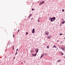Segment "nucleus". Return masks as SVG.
<instances>
[{
	"mask_svg": "<svg viewBox=\"0 0 65 65\" xmlns=\"http://www.w3.org/2000/svg\"><path fill=\"white\" fill-rule=\"evenodd\" d=\"M55 20H56V18H55V17H53L51 18V17H50L49 19V20H51V22H53V21H54Z\"/></svg>",
	"mask_w": 65,
	"mask_h": 65,
	"instance_id": "obj_1",
	"label": "nucleus"
},
{
	"mask_svg": "<svg viewBox=\"0 0 65 65\" xmlns=\"http://www.w3.org/2000/svg\"><path fill=\"white\" fill-rule=\"evenodd\" d=\"M45 33L46 34V36H47L49 34V33H48V32L47 31H46L45 32Z\"/></svg>",
	"mask_w": 65,
	"mask_h": 65,
	"instance_id": "obj_2",
	"label": "nucleus"
},
{
	"mask_svg": "<svg viewBox=\"0 0 65 65\" xmlns=\"http://www.w3.org/2000/svg\"><path fill=\"white\" fill-rule=\"evenodd\" d=\"M35 51L37 53L38 52V48H36L35 50Z\"/></svg>",
	"mask_w": 65,
	"mask_h": 65,
	"instance_id": "obj_3",
	"label": "nucleus"
},
{
	"mask_svg": "<svg viewBox=\"0 0 65 65\" xmlns=\"http://www.w3.org/2000/svg\"><path fill=\"white\" fill-rule=\"evenodd\" d=\"M36 55H37V54L36 53L35 54H32V57H34V56H36Z\"/></svg>",
	"mask_w": 65,
	"mask_h": 65,
	"instance_id": "obj_4",
	"label": "nucleus"
},
{
	"mask_svg": "<svg viewBox=\"0 0 65 65\" xmlns=\"http://www.w3.org/2000/svg\"><path fill=\"white\" fill-rule=\"evenodd\" d=\"M47 38H48V39H50V38H51V36H50V35L49 36H47Z\"/></svg>",
	"mask_w": 65,
	"mask_h": 65,
	"instance_id": "obj_5",
	"label": "nucleus"
},
{
	"mask_svg": "<svg viewBox=\"0 0 65 65\" xmlns=\"http://www.w3.org/2000/svg\"><path fill=\"white\" fill-rule=\"evenodd\" d=\"M61 60H57V62H61Z\"/></svg>",
	"mask_w": 65,
	"mask_h": 65,
	"instance_id": "obj_6",
	"label": "nucleus"
},
{
	"mask_svg": "<svg viewBox=\"0 0 65 65\" xmlns=\"http://www.w3.org/2000/svg\"><path fill=\"white\" fill-rule=\"evenodd\" d=\"M44 55V54H42L41 55V57H40V58H42V57H43V55Z\"/></svg>",
	"mask_w": 65,
	"mask_h": 65,
	"instance_id": "obj_7",
	"label": "nucleus"
},
{
	"mask_svg": "<svg viewBox=\"0 0 65 65\" xmlns=\"http://www.w3.org/2000/svg\"><path fill=\"white\" fill-rule=\"evenodd\" d=\"M53 48H54V47H55V48H56V45H54L53 47Z\"/></svg>",
	"mask_w": 65,
	"mask_h": 65,
	"instance_id": "obj_8",
	"label": "nucleus"
},
{
	"mask_svg": "<svg viewBox=\"0 0 65 65\" xmlns=\"http://www.w3.org/2000/svg\"><path fill=\"white\" fill-rule=\"evenodd\" d=\"M64 23H65V21H63L61 22V24H64Z\"/></svg>",
	"mask_w": 65,
	"mask_h": 65,
	"instance_id": "obj_9",
	"label": "nucleus"
},
{
	"mask_svg": "<svg viewBox=\"0 0 65 65\" xmlns=\"http://www.w3.org/2000/svg\"><path fill=\"white\" fill-rule=\"evenodd\" d=\"M61 50H63V51H64V48H63V47H61Z\"/></svg>",
	"mask_w": 65,
	"mask_h": 65,
	"instance_id": "obj_10",
	"label": "nucleus"
},
{
	"mask_svg": "<svg viewBox=\"0 0 65 65\" xmlns=\"http://www.w3.org/2000/svg\"><path fill=\"white\" fill-rule=\"evenodd\" d=\"M44 2H45L44 1H43L41 3V4H43L44 3Z\"/></svg>",
	"mask_w": 65,
	"mask_h": 65,
	"instance_id": "obj_11",
	"label": "nucleus"
},
{
	"mask_svg": "<svg viewBox=\"0 0 65 65\" xmlns=\"http://www.w3.org/2000/svg\"><path fill=\"white\" fill-rule=\"evenodd\" d=\"M47 48H49V46L48 45L47 46Z\"/></svg>",
	"mask_w": 65,
	"mask_h": 65,
	"instance_id": "obj_12",
	"label": "nucleus"
},
{
	"mask_svg": "<svg viewBox=\"0 0 65 65\" xmlns=\"http://www.w3.org/2000/svg\"><path fill=\"white\" fill-rule=\"evenodd\" d=\"M32 33H35V31H32Z\"/></svg>",
	"mask_w": 65,
	"mask_h": 65,
	"instance_id": "obj_13",
	"label": "nucleus"
},
{
	"mask_svg": "<svg viewBox=\"0 0 65 65\" xmlns=\"http://www.w3.org/2000/svg\"><path fill=\"white\" fill-rule=\"evenodd\" d=\"M61 55H63L64 54H63V53H62V52H61Z\"/></svg>",
	"mask_w": 65,
	"mask_h": 65,
	"instance_id": "obj_14",
	"label": "nucleus"
},
{
	"mask_svg": "<svg viewBox=\"0 0 65 65\" xmlns=\"http://www.w3.org/2000/svg\"><path fill=\"white\" fill-rule=\"evenodd\" d=\"M18 54V53H17V52L16 51V53L15 54V56L16 55Z\"/></svg>",
	"mask_w": 65,
	"mask_h": 65,
	"instance_id": "obj_15",
	"label": "nucleus"
},
{
	"mask_svg": "<svg viewBox=\"0 0 65 65\" xmlns=\"http://www.w3.org/2000/svg\"><path fill=\"white\" fill-rule=\"evenodd\" d=\"M63 49L64 50V51H65V46H64L63 47Z\"/></svg>",
	"mask_w": 65,
	"mask_h": 65,
	"instance_id": "obj_16",
	"label": "nucleus"
},
{
	"mask_svg": "<svg viewBox=\"0 0 65 65\" xmlns=\"http://www.w3.org/2000/svg\"><path fill=\"white\" fill-rule=\"evenodd\" d=\"M32 31H35V29H32Z\"/></svg>",
	"mask_w": 65,
	"mask_h": 65,
	"instance_id": "obj_17",
	"label": "nucleus"
},
{
	"mask_svg": "<svg viewBox=\"0 0 65 65\" xmlns=\"http://www.w3.org/2000/svg\"><path fill=\"white\" fill-rule=\"evenodd\" d=\"M62 11H63V12H64V10L62 9Z\"/></svg>",
	"mask_w": 65,
	"mask_h": 65,
	"instance_id": "obj_18",
	"label": "nucleus"
},
{
	"mask_svg": "<svg viewBox=\"0 0 65 65\" xmlns=\"http://www.w3.org/2000/svg\"><path fill=\"white\" fill-rule=\"evenodd\" d=\"M63 34H60L59 35H62Z\"/></svg>",
	"mask_w": 65,
	"mask_h": 65,
	"instance_id": "obj_19",
	"label": "nucleus"
},
{
	"mask_svg": "<svg viewBox=\"0 0 65 65\" xmlns=\"http://www.w3.org/2000/svg\"><path fill=\"white\" fill-rule=\"evenodd\" d=\"M32 11H33V10H34V9H32Z\"/></svg>",
	"mask_w": 65,
	"mask_h": 65,
	"instance_id": "obj_20",
	"label": "nucleus"
},
{
	"mask_svg": "<svg viewBox=\"0 0 65 65\" xmlns=\"http://www.w3.org/2000/svg\"><path fill=\"white\" fill-rule=\"evenodd\" d=\"M13 37L14 38V35H13Z\"/></svg>",
	"mask_w": 65,
	"mask_h": 65,
	"instance_id": "obj_21",
	"label": "nucleus"
},
{
	"mask_svg": "<svg viewBox=\"0 0 65 65\" xmlns=\"http://www.w3.org/2000/svg\"><path fill=\"white\" fill-rule=\"evenodd\" d=\"M26 35H27V34H28V33L26 32Z\"/></svg>",
	"mask_w": 65,
	"mask_h": 65,
	"instance_id": "obj_22",
	"label": "nucleus"
},
{
	"mask_svg": "<svg viewBox=\"0 0 65 65\" xmlns=\"http://www.w3.org/2000/svg\"><path fill=\"white\" fill-rule=\"evenodd\" d=\"M18 51V49H17L16 52H17V51Z\"/></svg>",
	"mask_w": 65,
	"mask_h": 65,
	"instance_id": "obj_23",
	"label": "nucleus"
},
{
	"mask_svg": "<svg viewBox=\"0 0 65 65\" xmlns=\"http://www.w3.org/2000/svg\"><path fill=\"white\" fill-rule=\"evenodd\" d=\"M40 4H41H41H41V2L40 3Z\"/></svg>",
	"mask_w": 65,
	"mask_h": 65,
	"instance_id": "obj_24",
	"label": "nucleus"
},
{
	"mask_svg": "<svg viewBox=\"0 0 65 65\" xmlns=\"http://www.w3.org/2000/svg\"><path fill=\"white\" fill-rule=\"evenodd\" d=\"M14 48V46L13 45V48Z\"/></svg>",
	"mask_w": 65,
	"mask_h": 65,
	"instance_id": "obj_25",
	"label": "nucleus"
},
{
	"mask_svg": "<svg viewBox=\"0 0 65 65\" xmlns=\"http://www.w3.org/2000/svg\"><path fill=\"white\" fill-rule=\"evenodd\" d=\"M32 19H33V18H32L31 19V21H32Z\"/></svg>",
	"mask_w": 65,
	"mask_h": 65,
	"instance_id": "obj_26",
	"label": "nucleus"
},
{
	"mask_svg": "<svg viewBox=\"0 0 65 65\" xmlns=\"http://www.w3.org/2000/svg\"><path fill=\"white\" fill-rule=\"evenodd\" d=\"M18 32H19V31H20V30H19L18 31Z\"/></svg>",
	"mask_w": 65,
	"mask_h": 65,
	"instance_id": "obj_27",
	"label": "nucleus"
},
{
	"mask_svg": "<svg viewBox=\"0 0 65 65\" xmlns=\"http://www.w3.org/2000/svg\"><path fill=\"white\" fill-rule=\"evenodd\" d=\"M24 63H26V61H24Z\"/></svg>",
	"mask_w": 65,
	"mask_h": 65,
	"instance_id": "obj_28",
	"label": "nucleus"
},
{
	"mask_svg": "<svg viewBox=\"0 0 65 65\" xmlns=\"http://www.w3.org/2000/svg\"><path fill=\"white\" fill-rule=\"evenodd\" d=\"M31 52H33V50L32 51H31Z\"/></svg>",
	"mask_w": 65,
	"mask_h": 65,
	"instance_id": "obj_29",
	"label": "nucleus"
},
{
	"mask_svg": "<svg viewBox=\"0 0 65 65\" xmlns=\"http://www.w3.org/2000/svg\"><path fill=\"white\" fill-rule=\"evenodd\" d=\"M30 16H29V18H30Z\"/></svg>",
	"mask_w": 65,
	"mask_h": 65,
	"instance_id": "obj_30",
	"label": "nucleus"
},
{
	"mask_svg": "<svg viewBox=\"0 0 65 65\" xmlns=\"http://www.w3.org/2000/svg\"><path fill=\"white\" fill-rule=\"evenodd\" d=\"M30 16H31V15H32V14H30Z\"/></svg>",
	"mask_w": 65,
	"mask_h": 65,
	"instance_id": "obj_31",
	"label": "nucleus"
},
{
	"mask_svg": "<svg viewBox=\"0 0 65 65\" xmlns=\"http://www.w3.org/2000/svg\"><path fill=\"white\" fill-rule=\"evenodd\" d=\"M61 24H60V26H61Z\"/></svg>",
	"mask_w": 65,
	"mask_h": 65,
	"instance_id": "obj_32",
	"label": "nucleus"
},
{
	"mask_svg": "<svg viewBox=\"0 0 65 65\" xmlns=\"http://www.w3.org/2000/svg\"><path fill=\"white\" fill-rule=\"evenodd\" d=\"M38 22H39V20H38Z\"/></svg>",
	"mask_w": 65,
	"mask_h": 65,
	"instance_id": "obj_33",
	"label": "nucleus"
},
{
	"mask_svg": "<svg viewBox=\"0 0 65 65\" xmlns=\"http://www.w3.org/2000/svg\"><path fill=\"white\" fill-rule=\"evenodd\" d=\"M15 59V58H14V59Z\"/></svg>",
	"mask_w": 65,
	"mask_h": 65,
	"instance_id": "obj_34",
	"label": "nucleus"
},
{
	"mask_svg": "<svg viewBox=\"0 0 65 65\" xmlns=\"http://www.w3.org/2000/svg\"><path fill=\"white\" fill-rule=\"evenodd\" d=\"M63 39H65V38H63Z\"/></svg>",
	"mask_w": 65,
	"mask_h": 65,
	"instance_id": "obj_35",
	"label": "nucleus"
},
{
	"mask_svg": "<svg viewBox=\"0 0 65 65\" xmlns=\"http://www.w3.org/2000/svg\"><path fill=\"white\" fill-rule=\"evenodd\" d=\"M13 50H14V48H13Z\"/></svg>",
	"mask_w": 65,
	"mask_h": 65,
	"instance_id": "obj_36",
	"label": "nucleus"
},
{
	"mask_svg": "<svg viewBox=\"0 0 65 65\" xmlns=\"http://www.w3.org/2000/svg\"><path fill=\"white\" fill-rule=\"evenodd\" d=\"M23 63V62L21 63V64H22Z\"/></svg>",
	"mask_w": 65,
	"mask_h": 65,
	"instance_id": "obj_37",
	"label": "nucleus"
},
{
	"mask_svg": "<svg viewBox=\"0 0 65 65\" xmlns=\"http://www.w3.org/2000/svg\"><path fill=\"white\" fill-rule=\"evenodd\" d=\"M63 21H64V20H63Z\"/></svg>",
	"mask_w": 65,
	"mask_h": 65,
	"instance_id": "obj_38",
	"label": "nucleus"
}]
</instances>
